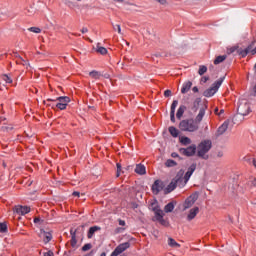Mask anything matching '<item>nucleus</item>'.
Masks as SVG:
<instances>
[{
  "instance_id": "4d7b16f0",
  "label": "nucleus",
  "mask_w": 256,
  "mask_h": 256,
  "mask_svg": "<svg viewBox=\"0 0 256 256\" xmlns=\"http://www.w3.org/2000/svg\"><path fill=\"white\" fill-rule=\"evenodd\" d=\"M105 79H109V74H104Z\"/></svg>"
},
{
  "instance_id": "2eb2a0df",
  "label": "nucleus",
  "mask_w": 256,
  "mask_h": 256,
  "mask_svg": "<svg viewBox=\"0 0 256 256\" xmlns=\"http://www.w3.org/2000/svg\"><path fill=\"white\" fill-rule=\"evenodd\" d=\"M31 212V208L28 206H17L16 213L18 215H27V213Z\"/></svg>"
},
{
  "instance_id": "6ab92c4d",
  "label": "nucleus",
  "mask_w": 256,
  "mask_h": 256,
  "mask_svg": "<svg viewBox=\"0 0 256 256\" xmlns=\"http://www.w3.org/2000/svg\"><path fill=\"white\" fill-rule=\"evenodd\" d=\"M40 237L43 238L44 243H49V241L53 239V235L51 234V232H45V231H42L40 233Z\"/></svg>"
},
{
  "instance_id": "bb28decb",
  "label": "nucleus",
  "mask_w": 256,
  "mask_h": 256,
  "mask_svg": "<svg viewBox=\"0 0 256 256\" xmlns=\"http://www.w3.org/2000/svg\"><path fill=\"white\" fill-rule=\"evenodd\" d=\"M173 209H175V204H173V202H169L165 207H164V211L166 213H173Z\"/></svg>"
},
{
  "instance_id": "a878e982",
  "label": "nucleus",
  "mask_w": 256,
  "mask_h": 256,
  "mask_svg": "<svg viewBox=\"0 0 256 256\" xmlns=\"http://www.w3.org/2000/svg\"><path fill=\"white\" fill-rule=\"evenodd\" d=\"M168 245L169 247H175L176 249H179V247H181V244L177 243V241H175V239L173 238H168Z\"/></svg>"
},
{
  "instance_id": "4c0bfd02",
  "label": "nucleus",
  "mask_w": 256,
  "mask_h": 256,
  "mask_svg": "<svg viewBox=\"0 0 256 256\" xmlns=\"http://www.w3.org/2000/svg\"><path fill=\"white\" fill-rule=\"evenodd\" d=\"M28 31H30L31 33H41V28H39V27H30V28H28Z\"/></svg>"
},
{
  "instance_id": "e2e57ef3",
  "label": "nucleus",
  "mask_w": 256,
  "mask_h": 256,
  "mask_svg": "<svg viewBox=\"0 0 256 256\" xmlns=\"http://www.w3.org/2000/svg\"><path fill=\"white\" fill-rule=\"evenodd\" d=\"M218 111H219V109L216 108V109H215V112L217 113Z\"/></svg>"
},
{
  "instance_id": "39448f33",
  "label": "nucleus",
  "mask_w": 256,
  "mask_h": 256,
  "mask_svg": "<svg viewBox=\"0 0 256 256\" xmlns=\"http://www.w3.org/2000/svg\"><path fill=\"white\" fill-rule=\"evenodd\" d=\"M223 81H225V77L218 79L216 82H214L212 84V86L210 88L206 89L203 92V96L204 97H213V95H215V93H217V91H219V87H221V85H223Z\"/></svg>"
},
{
  "instance_id": "6e6d98bb",
  "label": "nucleus",
  "mask_w": 256,
  "mask_h": 256,
  "mask_svg": "<svg viewBox=\"0 0 256 256\" xmlns=\"http://www.w3.org/2000/svg\"><path fill=\"white\" fill-rule=\"evenodd\" d=\"M252 185H253V187H256V178H254V179L252 180Z\"/></svg>"
},
{
  "instance_id": "2f4dec72",
  "label": "nucleus",
  "mask_w": 256,
  "mask_h": 256,
  "mask_svg": "<svg viewBox=\"0 0 256 256\" xmlns=\"http://www.w3.org/2000/svg\"><path fill=\"white\" fill-rule=\"evenodd\" d=\"M165 167H177V163L175 162V160L168 159L165 162Z\"/></svg>"
},
{
  "instance_id": "a211bd4d",
  "label": "nucleus",
  "mask_w": 256,
  "mask_h": 256,
  "mask_svg": "<svg viewBox=\"0 0 256 256\" xmlns=\"http://www.w3.org/2000/svg\"><path fill=\"white\" fill-rule=\"evenodd\" d=\"M97 231H101V227L100 226H92L89 228L88 233H87V237L88 239H93V235H95V233H97Z\"/></svg>"
},
{
  "instance_id": "de8ad7c7",
  "label": "nucleus",
  "mask_w": 256,
  "mask_h": 256,
  "mask_svg": "<svg viewBox=\"0 0 256 256\" xmlns=\"http://www.w3.org/2000/svg\"><path fill=\"white\" fill-rule=\"evenodd\" d=\"M116 166H117V177H119L120 175L119 171H121V164L117 163Z\"/></svg>"
},
{
  "instance_id": "13d9d810",
  "label": "nucleus",
  "mask_w": 256,
  "mask_h": 256,
  "mask_svg": "<svg viewBox=\"0 0 256 256\" xmlns=\"http://www.w3.org/2000/svg\"><path fill=\"white\" fill-rule=\"evenodd\" d=\"M116 1L117 3H123V0H114Z\"/></svg>"
},
{
  "instance_id": "6e6552de",
  "label": "nucleus",
  "mask_w": 256,
  "mask_h": 256,
  "mask_svg": "<svg viewBox=\"0 0 256 256\" xmlns=\"http://www.w3.org/2000/svg\"><path fill=\"white\" fill-rule=\"evenodd\" d=\"M199 199V195L192 194L190 195L183 203V211H187V209H191L195 202Z\"/></svg>"
},
{
  "instance_id": "5fc2aeb1",
  "label": "nucleus",
  "mask_w": 256,
  "mask_h": 256,
  "mask_svg": "<svg viewBox=\"0 0 256 256\" xmlns=\"http://www.w3.org/2000/svg\"><path fill=\"white\" fill-rule=\"evenodd\" d=\"M79 195H80L79 192H77V191L73 192V196H74V197H79Z\"/></svg>"
},
{
  "instance_id": "c756f323",
  "label": "nucleus",
  "mask_w": 256,
  "mask_h": 256,
  "mask_svg": "<svg viewBox=\"0 0 256 256\" xmlns=\"http://www.w3.org/2000/svg\"><path fill=\"white\" fill-rule=\"evenodd\" d=\"M225 59H227V55H221L216 57V59L214 60V65H219L220 63H223Z\"/></svg>"
},
{
  "instance_id": "49530a36",
  "label": "nucleus",
  "mask_w": 256,
  "mask_h": 256,
  "mask_svg": "<svg viewBox=\"0 0 256 256\" xmlns=\"http://www.w3.org/2000/svg\"><path fill=\"white\" fill-rule=\"evenodd\" d=\"M223 155H224L223 151H218V152L216 153V157H218V158H220V159H221V157H223Z\"/></svg>"
},
{
  "instance_id": "f3484780",
  "label": "nucleus",
  "mask_w": 256,
  "mask_h": 256,
  "mask_svg": "<svg viewBox=\"0 0 256 256\" xmlns=\"http://www.w3.org/2000/svg\"><path fill=\"white\" fill-rule=\"evenodd\" d=\"M163 190V185L161 184V181L156 180L154 182V184L152 185V191L155 195H157L158 193H160V191Z\"/></svg>"
},
{
  "instance_id": "a18cd8bd",
  "label": "nucleus",
  "mask_w": 256,
  "mask_h": 256,
  "mask_svg": "<svg viewBox=\"0 0 256 256\" xmlns=\"http://www.w3.org/2000/svg\"><path fill=\"white\" fill-rule=\"evenodd\" d=\"M118 223L121 227H125L126 223H125V220H122V219H119L118 220Z\"/></svg>"
},
{
  "instance_id": "e433bc0d",
  "label": "nucleus",
  "mask_w": 256,
  "mask_h": 256,
  "mask_svg": "<svg viewBox=\"0 0 256 256\" xmlns=\"http://www.w3.org/2000/svg\"><path fill=\"white\" fill-rule=\"evenodd\" d=\"M45 103V105H48V107H51L52 109H55L57 106H55V105H57V103H55V101H45L44 102Z\"/></svg>"
},
{
  "instance_id": "dca6fc26",
  "label": "nucleus",
  "mask_w": 256,
  "mask_h": 256,
  "mask_svg": "<svg viewBox=\"0 0 256 256\" xmlns=\"http://www.w3.org/2000/svg\"><path fill=\"white\" fill-rule=\"evenodd\" d=\"M76 233H77V230H73V229L70 230V234H71L70 243H71V247H73V249H77V247H79V246H77Z\"/></svg>"
},
{
  "instance_id": "4be33fe9",
  "label": "nucleus",
  "mask_w": 256,
  "mask_h": 256,
  "mask_svg": "<svg viewBox=\"0 0 256 256\" xmlns=\"http://www.w3.org/2000/svg\"><path fill=\"white\" fill-rule=\"evenodd\" d=\"M135 173H137L138 175H145V173H147L145 165L137 164L135 168Z\"/></svg>"
},
{
  "instance_id": "69168bd1",
  "label": "nucleus",
  "mask_w": 256,
  "mask_h": 256,
  "mask_svg": "<svg viewBox=\"0 0 256 256\" xmlns=\"http://www.w3.org/2000/svg\"><path fill=\"white\" fill-rule=\"evenodd\" d=\"M78 36H81V34H78Z\"/></svg>"
},
{
  "instance_id": "f8f14e48",
  "label": "nucleus",
  "mask_w": 256,
  "mask_h": 256,
  "mask_svg": "<svg viewBox=\"0 0 256 256\" xmlns=\"http://www.w3.org/2000/svg\"><path fill=\"white\" fill-rule=\"evenodd\" d=\"M197 215H199V207L196 206L189 210L186 219L187 221H193Z\"/></svg>"
},
{
  "instance_id": "864d4df0",
  "label": "nucleus",
  "mask_w": 256,
  "mask_h": 256,
  "mask_svg": "<svg viewBox=\"0 0 256 256\" xmlns=\"http://www.w3.org/2000/svg\"><path fill=\"white\" fill-rule=\"evenodd\" d=\"M44 256H53V252H51V251L46 252V253H44Z\"/></svg>"
},
{
  "instance_id": "7c9ffc66",
  "label": "nucleus",
  "mask_w": 256,
  "mask_h": 256,
  "mask_svg": "<svg viewBox=\"0 0 256 256\" xmlns=\"http://www.w3.org/2000/svg\"><path fill=\"white\" fill-rule=\"evenodd\" d=\"M180 143H181L182 145H191V138L186 137V136H182V137L180 138Z\"/></svg>"
},
{
  "instance_id": "aec40b11",
  "label": "nucleus",
  "mask_w": 256,
  "mask_h": 256,
  "mask_svg": "<svg viewBox=\"0 0 256 256\" xmlns=\"http://www.w3.org/2000/svg\"><path fill=\"white\" fill-rule=\"evenodd\" d=\"M191 87H193V83L191 81H187L185 82L183 85H182V88H181V93L183 95H185V93H188L191 89Z\"/></svg>"
},
{
  "instance_id": "412c9836",
  "label": "nucleus",
  "mask_w": 256,
  "mask_h": 256,
  "mask_svg": "<svg viewBox=\"0 0 256 256\" xmlns=\"http://www.w3.org/2000/svg\"><path fill=\"white\" fill-rule=\"evenodd\" d=\"M229 129V122L225 121L217 130V135H223Z\"/></svg>"
},
{
  "instance_id": "bf43d9fd",
  "label": "nucleus",
  "mask_w": 256,
  "mask_h": 256,
  "mask_svg": "<svg viewBox=\"0 0 256 256\" xmlns=\"http://www.w3.org/2000/svg\"><path fill=\"white\" fill-rule=\"evenodd\" d=\"M87 41H90V43H93V40H91L90 38H86Z\"/></svg>"
},
{
  "instance_id": "09e8293b",
  "label": "nucleus",
  "mask_w": 256,
  "mask_h": 256,
  "mask_svg": "<svg viewBox=\"0 0 256 256\" xmlns=\"http://www.w3.org/2000/svg\"><path fill=\"white\" fill-rule=\"evenodd\" d=\"M155 1H157L161 5H165V3H167V0H155Z\"/></svg>"
},
{
  "instance_id": "f704fd0d",
  "label": "nucleus",
  "mask_w": 256,
  "mask_h": 256,
  "mask_svg": "<svg viewBox=\"0 0 256 256\" xmlns=\"http://www.w3.org/2000/svg\"><path fill=\"white\" fill-rule=\"evenodd\" d=\"M112 27H113L114 31H117V33H119V35H123V33L121 32V25H119V24L115 25L112 23Z\"/></svg>"
},
{
  "instance_id": "473e14b6",
  "label": "nucleus",
  "mask_w": 256,
  "mask_h": 256,
  "mask_svg": "<svg viewBox=\"0 0 256 256\" xmlns=\"http://www.w3.org/2000/svg\"><path fill=\"white\" fill-rule=\"evenodd\" d=\"M207 73V66L205 65H200L199 70H198V75H205Z\"/></svg>"
},
{
  "instance_id": "9d476101",
  "label": "nucleus",
  "mask_w": 256,
  "mask_h": 256,
  "mask_svg": "<svg viewBox=\"0 0 256 256\" xmlns=\"http://www.w3.org/2000/svg\"><path fill=\"white\" fill-rule=\"evenodd\" d=\"M129 247H131V243L129 242H124L120 245H118L115 250L111 253L110 256H119L121 255V253H123L124 251H127V249H129Z\"/></svg>"
},
{
  "instance_id": "1a4fd4ad",
  "label": "nucleus",
  "mask_w": 256,
  "mask_h": 256,
  "mask_svg": "<svg viewBox=\"0 0 256 256\" xmlns=\"http://www.w3.org/2000/svg\"><path fill=\"white\" fill-rule=\"evenodd\" d=\"M179 153L185 157H193L197 153V146L191 145L187 148H180Z\"/></svg>"
},
{
  "instance_id": "79ce46f5",
  "label": "nucleus",
  "mask_w": 256,
  "mask_h": 256,
  "mask_svg": "<svg viewBox=\"0 0 256 256\" xmlns=\"http://www.w3.org/2000/svg\"><path fill=\"white\" fill-rule=\"evenodd\" d=\"M170 121L175 123V112H170Z\"/></svg>"
},
{
  "instance_id": "b1692460",
  "label": "nucleus",
  "mask_w": 256,
  "mask_h": 256,
  "mask_svg": "<svg viewBox=\"0 0 256 256\" xmlns=\"http://www.w3.org/2000/svg\"><path fill=\"white\" fill-rule=\"evenodd\" d=\"M89 77H91L92 79H101V77H103V74H101V72L99 71L93 70L89 73Z\"/></svg>"
},
{
  "instance_id": "ddd939ff",
  "label": "nucleus",
  "mask_w": 256,
  "mask_h": 256,
  "mask_svg": "<svg viewBox=\"0 0 256 256\" xmlns=\"http://www.w3.org/2000/svg\"><path fill=\"white\" fill-rule=\"evenodd\" d=\"M207 109V106H203L200 108L198 115L196 116L194 123H196L199 127V123L203 121V117H205V110Z\"/></svg>"
},
{
  "instance_id": "423d86ee",
  "label": "nucleus",
  "mask_w": 256,
  "mask_h": 256,
  "mask_svg": "<svg viewBox=\"0 0 256 256\" xmlns=\"http://www.w3.org/2000/svg\"><path fill=\"white\" fill-rule=\"evenodd\" d=\"M150 207L155 214L156 221H159L161 225H165V219L163 218L165 216V213H163V210L159 208V203L153 202L151 203Z\"/></svg>"
},
{
  "instance_id": "0eeeda50",
  "label": "nucleus",
  "mask_w": 256,
  "mask_h": 256,
  "mask_svg": "<svg viewBox=\"0 0 256 256\" xmlns=\"http://www.w3.org/2000/svg\"><path fill=\"white\" fill-rule=\"evenodd\" d=\"M237 117H239V115L241 117H245L248 114L251 113V107L249 106V103H247V101H241L238 105V109H237Z\"/></svg>"
},
{
  "instance_id": "338daca9",
  "label": "nucleus",
  "mask_w": 256,
  "mask_h": 256,
  "mask_svg": "<svg viewBox=\"0 0 256 256\" xmlns=\"http://www.w3.org/2000/svg\"><path fill=\"white\" fill-rule=\"evenodd\" d=\"M77 1H81V0H77Z\"/></svg>"
},
{
  "instance_id": "58836bf2",
  "label": "nucleus",
  "mask_w": 256,
  "mask_h": 256,
  "mask_svg": "<svg viewBox=\"0 0 256 256\" xmlns=\"http://www.w3.org/2000/svg\"><path fill=\"white\" fill-rule=\"evenodd\" d=\"M0 233H7V224L0 223Z\"/></svg>"
},
{
  "instance_id": "0e129e2a",
  "label": "nucleus",
  "mask_w": 256,
  "mask_h": 256,
  "mask_svg": "<svg viewBox=\"0 0 256 256\" xmlns=\"http://www.w3.org/2000/svg\"><path fill=\"white\" fill-rule=\"evenodd\" d=\"M225 110H220V113H224Z\"/></svg>"
},
{
  "instance_id": "f257e3e1",
  "label": "nucleus",
  "mask_w": 256,
  "mask_h": 256,
  "mask_svg": "<svg viewBox=\"0 0 256 256\" xmlns=\"http://www.w3.org/2000/svg\"><path fill=\"white\" fill-rule=\"evenodd\" d=\"M183 175H185V171L180 170L173 178V180L169 183V185L166 187V193H171L172 191H175L177 187L183 189V187L186 185L184 183Z\"/></svg>"
},
{
  "instance_id": "37998d69",
  "label": "nucleus",
  "mask_w": 256,
  "mask_h": 256,
  "mask_svg": "<svg viewBox=\"0 0 256 256\" xmlns=\"http://www.w3.org/2000/svg\"><path fill=\"white\" fill-rule=\"evenodd\" d=\"M207 81H209V76H204L201 78L202 83H207Z\"/></svg>"
},
{
  "instance_id": "9b49d317",
  "label": "nucleus",
  "mask_w": 256,
  "mask_h": 256,
  "mask_svg": "<svg viewBox=\"0 0 256 256\" xmlns=\"http://www.w3.org/2000/svg\"><path fill=\"white\" fill-rule=\"evenodd\" d=\"M197 169V164L193 163L187 170V172L185 173L183 179H184V183L185 185H187L189 179H191V175H193V173H195V170Z\"/></svg>"
},
{
  "instance_id": "c85d7f7f",
  "label": "nucleus",
  "mask_w": 256,
  "mask_h": 256,
  "mask_svg": "<svg viewBox=\"0 0 256 256\" xmlns=\"http://www.w3.org/2000/svg\"><path fill=\"white\" fill-rule=\"evenodd\" d=\"M97 53H100V55H107V48L99 46V43L96 46Z\"/></svg>"
},
{
  "instance_id": "7ed1b4c3",
  "label": "nucleus",
  "mask_w": 256,
  "mask_h": 256,
  "mask_svg": "<svg viewBox=\"0 0 256 256\" xmlns=\"http://www.w3.org/2000/svg\"><path fill=\"white\" fill-rule=\"evenodd\" d=\"M180 131H186L188 133H195V131H199V125L195 122V119L189 118L182 120L179 124Z\"/></svg>"
},
{
  "instance_id": "cd10ccee",
  "label": "nucleus",
  "mask_w": 256,
  "mask_h": 256,
  "mask_svg": "<svg viewBox=\"0 0 256 256\" xmlns=\"http://www.w3.org/2000/svg\"><path fill=\"white\" fill-rule=\"evenodd\" d=\"M200 104H201V98H196L193 102L192 111L197 112Z\"/></svg>"
},
{
  "instance_id": "603ef678",
  "label": "nucleus",
  "mask_w": 256,
  "mask_h": 256,
  "mask_svg": "<svg viewBox=\"0 0 256 256\" xmlns=\"http://www.w3.org/2000/svg\"><path fill=\"white\" fill-rule=\"evenodd\" d=\"M39 222H41V218L39 217L34 218V223H39Z\"/></svg>"
},
{
  "instance_id": "680f3d73",
  "label": "nucleus",
  "mask_w": 256,
  "mask_h": 256,
  "mask_svg": "<svg viewBox=\"0 0 256 256\" xmlns=\"http://www.w3.org/2000/svg\"><path fill=\"white\" fill-rule=\"evenodd\" d=\"M253 164H254V167H256V161L255 160L253 161Z\"/></svg>"
},
{
  "instance_id": "72a5a7b5",
  "label": "nucleus",
  "mask_w": 256,
  "mask_h": 256,
  "mask_svg": "<svg viewBox=\"0 0 256 256\" xmlns=\"http://www.w3.org/2000/svg\"><path fill=\"white\" fill-rule=\"evenodd\" d=\"M177 105H179V101L174 100L171 104L170 113H175V109H177Z\"/></svg>"
},
{
  "instance_id": "052dcab7",
  "label": "nucleus",
  "mask_w": 256,
  "mask_h": 256,
  "mask_svg": "<svg viewBox=\"0 0 256 256\" xmlns=\"http://www.w3.org/2000/svg\"><path fill=\"white\" fill-rule=\"evenodd\" d=\"M100 256H107V254H105V252H103Z\"/></svg>"
},
{
  "instance_id": "393cba45",
  "label": "nucleus",
  "mask_w": 256,
  "mask_h": 256,
  "mask_svg": "<svg viewBox=\"0 0 256 256\" xmlns=\"http://www.w3.org/2000/svg\"><path fill=\"white\" fill-rule=\"evenodd\" d=\"M168 131H169L170 135H172V137H179V130L177 128H175L174 126H170L168 128Z\"/></svg>"
},
{
  "instance_id": "5701e85b",
  "label": "nucleus",
  "mask_w": 256,
  "mask_h": 256,
  "mask_svg": "<svg viewBox=\"0 0 256 256\" xmlns=\"http://www.w3.org/2000/svg\"><path fill=\"white\" fill-rule=\"evenodd\" d=\"M185 111H187V106L185 105H181L176 113V117L177 119H181V117H183V114L185 113Z\"/></svg>"
},
{
  "instance_id": "f03ea898",
  "label": "nucleus",
  "mask_w": 256,
  "mask_h": 256,
  "mask_svg": "<svg viewBox=\"0 0 256 256\" xmlns=\"http://www.w3.org/2000/svg\"><path fill=\"white\" fill-rule=\"evenodd\" d=\"M213 146V143L211 140H203L197 147V156L200 157V159H204L207 161L209 159V151H211V147Z\"/></svg>"
},
{
  "instance_id": "c03bdc74",
  "label": "nucleus",
  "mask_w": 256,
  "mask_h": 256,
  "mask_svg": "<svg viewBox=\"0 0 256 256\" xmlns=\"http://www.w3.org/2000/svg\"><path fill=\"white\" fill-rule=\"evenodd\" d=\"M164 97H171V90H165Z\"/></svg>"
},
{
  "instance_id": "20e7f679",
  "label": "nucleus",
  "mask_w": 256,
  "mask_h": 256,
  "mask_svg": "<svg viewBox=\"0 0 256 256\" xmlns=\"http://www.w3.org/2000/svg\"><path fill=\"white\" fill-rule=\"evenodd\" d=\"M47 101L56 102L55 107H57V109H60V111H64V109H67V105L71 103V98L67 96H60V97H57L56 99L48 98Z\"/></svg>"
},
{
  "instance_id": "ea45409f",
  "label": "nucleus",
  "mask_w": 256,
  "mask_h": 256,
  "mask_svg": "<svg viewBox=\"0 0 256 256\" xmlns=\"http://www.w3.org/2000/svg\"><path fill=\"white\" fill-rule=\"evenodd\" d=\"M92 247H93V245H91V243L85 244L82 247V251H89Z\"/></svg>"
},
{
  "instance_id": "c9c22d12",
  "label": "nucleus",
  "mask_w": 256,
  "mask_h": 256,
  "mask_svg": "<svg viewBox=\"0 0 256 256\" xmlns=\"http://www.w3.org/2000/svg\"><path fill=\"white\" fill-rule=\"evenodd\" d=\"M2 79H3V81H5V83H13V79H11V77H9V75H7V74H4L2 76Z\"/></svg>"
},
{
  "instance_id": "4468645a",
  "label": "nucleus",
  "mask_w": 256,
  "mask_h": 256,
  "mask_svg": "<svg viewBox=\"0 0 256 256\" xmlns=\"http://www.w3.org/2000/svg\"><path fill=\"white\" fill-rule=\"evenodd\" d=\"M255 43L256 41L254 40L246 49L240 50V55H242V57H247L249 53L253 55V45H255Z\"/></svg>"
},
{
  "instance_id": "3c124183",
  "label": "nucleus",
  "mask_w": 256,
  "mask_h": 256,
  "mask_svg": "<svg viewBox=\"0 0 256 256\" xmlns=\"http://www.w3.org/2000/svg\"><path fill=\"white\" fill-rule=\"evenodd\" d=\"M88 32H89V29H87L86 27L81 29V33H88Z\"/></svg>"
},
{
  "instance_id": "a19ab883",
  "label": "nucleus",
  "mask_w": 256,
  "mask_h": 256,
  "mask_svg": "<svg viewBox=\"0 0 256 256\" xmlns=\"http://www.w3.org/2000/svg\"><path fill=\"white\" fill-rule=\"evenodd\" d=\"M171 157H173V159H179L180 161L182 159L177 152H172Z\"/></svg>"
},
{
  "instance_id": "8fccbe9b",
  "label": "nucleus",
  "mask_w": 256,
  "mask_h": 256,
  "mask_svg": "<svg viewBox=\"0 0 256 256\" xmlns=\"http://www.w3.org/2000/svg\"><path fill=\"white\" fill-rule=\"evenodd\" d=\"M192 91H193L194 93H199V88H198L197 86H194V87L192 88Z\"/></svg>"
}]
</instances>
